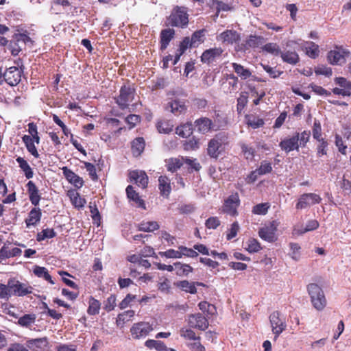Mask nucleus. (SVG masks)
Masks as SVG:
<instances>
[{"mask_svg":"<svg viewBox=\"0 0 351 351\" xmlns=\"http://www.w3.org/2000/svg\"><path fill=\"white\" fill-rule=\"evenodd\" d=\"M311 138V132L304 130L302 132H295L292 136L282 140L279 146L286 153L291 151H298L300 147H305Z\"/></svg>","mask_w":351,"mask_h":351,"instance_id":"obj_1","label":"nucleus"},{"mask_svg":"<svg viewBox=\"0 0 351 351\" xmlns=\"http://www.w3.org/2000/svg\"><path fill=\"white\" fill-rule=\"evenodd\" d=\"M189 17L188 8L176 5L173 8L170 15L167 17V21L171 27L184 29L189 25Z\"/></svg>","mask_w":351,"mask_h":351,"instance_id":"obj_2","label":"nucleus"},{"mask_svg":"<svg viewBox=\"0 0 351 351\" xmlns=\"http://www.w3.org/2000/svg\"><path fill=\"white\" fill-rule=\"evenodd\" d=\"M307 291L313 306L318 311H323L327 305V300L322 289L316 283H310Z\"/></svg>","mask_w":351,"mask_h":351,"instance_id":"obj_3","label":"nucleus"},{"mask_svg":"<svg viewBox=\"0 0 351 351\" xmlns=\"http://www.w3.org/2000/svg\"><path fill=\"white\" fill-rule=\"evenodd\" d=\"M228 143V134L225 132L217 134L208 143L207 154L213 158L217 159L224 150L223 145Z\"/></svg>","mask_w":351,"mask_h":351,"instance_id":"obj_4","label":"nucleus"},{"mask_svg":"<svg viewBox=\"0 0 351 351\" xmlns=\"http://www.w3.org/2000/svg\"><path fill=\"white\" fill-rule=\"evenodd\" d=\"M135 94V89L130 84L123 85L119 90V95L114 98L116 104L120 109L125 110L128 108L130 102L132 101Z\"/></svg>","mask_w":351,"mask_h":351,"instance_id":"obj_5","label":"nucleus"},{"mask_svg":"<svg viewBox=\"0 0 351 351\" xmlns=\"http://www.w3.org/2000/svg\"><path fill=\"white\" fill-rule=\"evenodd\" d=\"M241 204L239 195L237 192L232 193L223 202L221 206L222 213L231 217L239 215L238 208Z\"/></svg>","mask_w":351,"mask_h":351,"instance_id":"obj_6","label":"nucleus"},{"mask_svg":"<svg viewBox=\"0 0 351 351\" xmlns=\"http://www.w3.org/2000/svg\"><path fill=\"white\" fill-rule=\"evenodd\" d=\"M322 199L315 193H305L300 195L295 204L297 210L305 209L315 204L321 203Z\"/></svg>","mask_w":351,"mask_h":351,"instance_id":"obj_7","label":"nucleus"},{"mask_svg":"<svg viewBox=\"0 0 351 351\" xmlns=\"http://www.w3.org/2000/svg\"><path fill=\"white\" fill-rule=\"evenodd\" d=\"M335 49L330 50L327 53L328 61L333 65H341L346 62V58L350 55V51L342 46H335Z\"/></svg>","mask_w":351,"mask_h":351,"instance_id":"obj_8","label":"nucleus"},{"mask_svg":"<svg viewBox=\"0 0 351 351\" xmlns=\"http://www.w3.org/2000/svg\"><path fill=\"white\" fill-rule=\"evenodd\" d=\"M269 318L271 330L274 334V340L276 341L287 328L285 319L280 317V313L278 311H274Z\"/></svg>","mask_w":351,"mask_h":351,"instance_id":"obj_9","label":"nucleus"},{"mask_svg":"<svg viewBox=\"0 0 351 351\" xmlns=\"http://www.w3.org/2000/svg\"><path fill=\"white\" fill-rule=\"evenodd\" d=\"M23 71L21 68L13 66L7 68L3 72V82L14 86L18 85L21 81V77Z\"/></svg>","mask_w":351,"mask_h":351,"instance_id":"obj_10","label":"nucleus"},{"mask_svg":"<svg viewBox=\"0 0 351 351\" xmlns=\"http://www.w3.org/2000/svg\"><path fill=\"white\" fill-rule=\"evenodd\" d=\"M194 125L199 133L206 134L211 131H217L221 125H217L213 121L206 117H200L194 122Z\"/></svg>","mask_w":351,"mask_h":351,"instance_id":"obj_11","label":"nucleus"},{"mask_svg":"<svg viewBox=\"0 0 351 351\" xmlns=\"http://www.w3.org/2000/svg\"><path fill=\"white\" fill-rule=\"evenodd\" d=\"M187 321L190 328L200 330H205L209 326L208 319L199 313L189 315Z\"/></svg>","mask_w":351,"mask_h":351,"instance_id":"obj_12","label":"nucleus"},{"mask_svg":"<svg viewBox=\"0 0 351 351\" xmlns=\"http://www.w3.org/2000/svg\"><path fill=\"white\" fill-rule=\"evenodd\" d=\"M153 330L148 322H141L134 324L130 328V332L134 339L145 337Z\"/></svg>","mask_w":351,"mask_h":351,"instance_id":"obj_13","label":"nucleus"},{"mask_svg":"<svg viewBox=\"0 0 351 351\" xmlns=\"http://www.w3.org/2000/svg\"><path fill=\"white\" fill-rule=\"evenodd\" d=\"M223 53V49L220 47L206 49L202 53L200 57L201 62L210 65L220 58Z\"/></svg>","mask_w":351,"mask_h":351,"instance_id":"obj_14","label":"nucleus"},{"mask_svg":"<svg viewBox=\"0 0 351 351\" xmlns=\"http://www.w3.org/2000/svg\"><path fill=\"white\" fill-rule=\"evenodd\" d=\"M8 287H10V292L11 295L24 296L32 293V288L27 287L25 285L20 282L14 279L8 281Z\"/></svg>","mask_w":351,"mask_h":351,"instance_id":"obj_15","label":"nucleus"},{"mask_svg":"<svg viewBox=\"0 0 351 351\" xmlns=\"http://www.w3.org/2000/svg\"><path fill=\"white\" fill-rule=\"evenodd\" d=\"M264 38L261 36L250 35L245 43L239 45L236 49L237 51H245L250 48H257L264 43Z\"/></svg>","mask_w":351,"mask_h":351,"instance_id":"obj_16","label":"nucleus"},{"mask_svg":"<svg viewBox=\"0 0 351 351\" xmlns=\"http://www.w3.org/2000/svg\"><path fill=\"white\" fill-rule=\"evenodd\" d=\"M130 182H134L139 187L145 189L148 184V176L143 171L134 170L129 173Z\"/></svg>","mask_w":351,"mask_h":351,"instance_id":"obj_17","label":"nucleus"},{"mask_svg":"<svg viewBox=\"0 0 351 351\" xmlns=\"http://www.w3.org/2000/svg\"><path fill=\"white\" fill-rule=\"evenodd\" d=\"M277 224L276 221H271L269 226L263 227L258 230V236L263 240L268 242H274L276 239V232Z\"/></svg>","mask_w":351,"mask_h":351,"instance_id":"obj_18","label":"nucleus"},{"mask_svg":"<svg viewBox=\"0 0 351 351\" xmlns=\"http://www.w3.org/2000/svg\"><path fill=\"white\" fill-rule=\"evenodd\" d=\"M217 38L223 43L233 45L240 40L241 36L236 30L226 29L221 32Z\"/></svg>","mask_w":351,"mask_h":351,"instance_id":"obj_19","label":"nucleus"},{"mask_svg":"<svg viewBox=\"0 0 351 351\" xmlns=\"http://www.w3.org/2000/svg\"><path fill=\"white\" fill-rule=\"evenodd\" d=\"M166 109L169 110L175 116H180L186 113L187 107L184 101L180 99H174L167 104Z\"/></svg>","mask_w":351,"mask_h":351,"instance_id":"obj_20","label":"nucleus"},{"mask_svg":"<svg viewBox=\"0 0 351 351\" xmlns=\"http://www.w3.org/2000/svg\"><path fill=\"white\" fill-rule=\"evenodd\" d=\"M26 187L30 202L34 206H38L41 196L38 187L32 181H29L26 184Z\"/></svg>","mask_w":351,"mask_h":351,"instance_id":"obj_21","label":"nucleus"},{"mask_svg":"<svg viewBox=\"0 0 351 351\" xmlns=\"http://www.w3.org/2000/svg\"><path fill=\"white\" fill-rule=\"evenodd\" d=\"M65 178L72 184L77 188H81L84 184L83 179L69 169L67 167L62 168Z\"/></svg>","mask_w":351,"mask_h":351,"instance_id":"obj_22","label":"nucleus"},{"mask_svg":"<svg viewBox=\"0 0 351 351\" xmlns=\"http://www.w3.org/2000/svg\"><path fill=\"white\" fill-rule=\"evenodd\" d=\"M42 217L41 209L37 206L33 208L28 213L27 217L25 219L26 226H36L40 221Z\"/></svg>","mask_w":351,"mask_h":351,"instance_id":"obj_23","label":"nucleus"},{"mask_svg":"<svg viewBox=\"0 0 351 351\" xmlns=\"http://www.w3.org/2000/svg\"><path fill=\"white\" fill-rule=\"evenodd\" d=\"M175 36V30L173 29L167 28L162 29L160 34V49L161 51L165 50L171 40Z\"/></svg>","mask_w":351,"mask_h":351,"instance_id":"obj_24","label":"nucleus"},{"mask_svg":"<svg viewBox=\"0 0 351 351\" xmlns=\"http://www.w3.org/2000/svg\"><path fill=\"white\" fill-rule=\"evenodd\" d=\"M10 243L7 242L4 243L0 250V259H7L11 257H16L21 256L22 251L19 247L10 248Z\"/></svg>","mask_w":351,"mask_h":351,"instance_id":"obj_25","label":"nucleus"},{"mask_svg":"<svg viewBox=\"0 0 351 351\" xmlns=\"http://www.w3.org/2000/svg\"><path fill=\"white\" fill-rule=\"evenodd\" d=\"M158 189L162 196L169 197L171 191L170 179L166 176H160L158 178Z\"/></svg>","mask_w":351,"mask_h":351,"instance_id":"obj_26","label":"nucleus"},{"mask_svg":"<svg viewBox=\"0 0 351 351\" xmlns=\"http://www.w3.org/2000/svg\"><path fill=\"white\" fill-rule=\"evenodd\" d=\"M125 191L128 199L134 202L137 204L138 207L145 208V204L144 200L141 198L138 193L136 192L132 185H128Z\"/></svg>","mask_w":351,"mask_h":351,"instance_id":"obj_27","label":"nucleus"},{"mask_svg":"<svg viewBox=\"0 0 351 351\" xmlns=\"http://www.w3.org/2000/svg\"><path fill=\"white\" fill-rule=\"evenodd\" d=\"M280 57L284 62L291 65L297 64L300 61L299 55L295 51H281Z\"/></svg>","mask_w":351,"mask_h":351,"instance_id":"obj_28","label":"nucleus"},{"mask_svg":"<svg viewBox=\"0 0 351 351\" xmlns=\"http://www.w3.org/2000/svg\"><path fill=\"white\" fill-rule=\"evenodd\" d=\"M145 142L143 137H137L132 142L131 149L134 156H139L144 151Z\"/></svg>","mask_w":351,"mask_h":351,"instance_id":"obj_29","label":"nucleus"},{"mask_svg":"<svg viewBox=\"0 0 351 351\" xmlns=\"http://www.w3.org/2000/svg\"><path fill=\"white\" fill-rule=\"evenodd\" d=\"M319 223L316 219L309 220L304 228H299L295 226L293 230V234L295 235H301L307 232L313 231L319 228Z\"/></svg>","mask_w":351,"mask_h":351,"instance_id":"obj_30","label":"nucleus"},{"mask_svg":"<svg viewBox=\"0 0 351 351\" xmlns=\"http://www.w3.org/2000/svg\"><path fill=\"white\" fill-rule=\"evenodd\" d=\"M206 30L205 29L195 31L191 36L189 37V41L193 47H197L200 44L203 43L205 40V34Z\"/></svg>","mask_w":351,"mask_h":351,"instance_id":"obj_31","label":"nucleus"},{"mask_svg":"<svg viewBox=\"0 0 351 351\" xmlns=\"http://www.w3.org/2000/svg\"><path fill=\"white\" fill-rule=\"evenodd\" d=\"M193 128L191 122H186L185 123L178 125L176 128V133L180 137L187 138L193 134Z\"/></svg>","mask_w":351,"mask_h":351,"instance_id":"obj_32","label":"nucleus"},{"mask_svg":"<svg viewBox=\"0 0 351 351\" xmlns=\"http://www.w3.org/2000/svg\"><path fill=\"white\" fill-rule=\"evenodd\" d=\"M26 343L28 349H43L47 347L49 343L47 337H45L42 338L28 339Z\"/></svg>","mask_w":351,"mask_h":351,"instance_id":"obj_33","label":"nucleus"},{"mask_svg":"<svg viewBox=\"0 0 351 351\" xmlns=\"http://www.w3.org/2000/svg\"><path fill=\"white\" fill-rule=\"evenodd\" d=\"M245 118L247 125L253 129L260 128L265 125L264 119L255 114H247Z\"/></svg>","mask_w":351,"mask_h":351,"instance_id":"obj_34","label":"nucleus"},{"mask_svg":"<svg viewBox=\"0 0 351 351\" xmlns=\"http://www.w3.org/2000/svg\"><path fill=\"white\" fill-rule=\"evenodd\" d=\"M175 285L186 293L191 294H195L197 293L195 282H189L186 280H184L177 282L175 283Z\"/></svg>","mask_w":351,"mask_h":351,"instance_id":"obj_35","label":"nucleus"},{"mask_svg":"<svg viewBox=\"0 0 351 351\" xmlns=\"http://www.w3.org/2000/svg\"><path fill=\"white\" fill-rule=\"evenodd\" d=\"M174 270H176V274L178 276H187L193 271V268L189 264L176 262L174 263Z\"/></svg>","mask_w":351,"mask_h":351,"instance_id":"obj_36","label":"nucleus"},{"mask_svg":"<svg viewBox=\"0 0 351 351\" xmlns=\"http://www.w3.org/2000/svg\"><path fill=\"white\" fill-rule=\"evenodd\" d=\"M33 272L35 276H36L38 278H44L45 280L49 282L51 285L55 284L51 276L49 275L47 268H45L44 267L36 265L33 268Z\"/></svg>","mask_w":351,"mask_h":351,"instance_id":"obj_37","label":"nucleus"},{"mask_svg":"<svg viewBox=\"0 0 351 351\" xmlns=\"http://www.w3.org/2000/svg\"><path fill=\"white\" fill-rule=\"evenodd\" d=\"M17 163L19 164V167L23 171L25 176L27 179H30L34 176V172L28 162L21 156H19L16 158Z\"/></svg>","mask_w":351,"mask_h":351,"instance_id":"obj_38","label":"nucleus"},{"mask_svg":"<svg viewBox=\"0 0 351 351\" xmlns=\"http://www.w3.org/2000/svg\"><path fill=\"white\" fill-rule=\"evenodd\" d=\"M304 49L306 55L311 58L315 59L319 56V45L312 41L305 43Z\"/></svg>","mask_w":351,"mask_h":351,"instance_id":"obj_39","label":"nucleus"},{"mask_svg":"<svg viewBox=\"0 0 351 351\" xmlns=\"http://www.w3.org/2000/svg\"><path fill=\"white\" fill-rule=\"evenodd\" d=\"M22 141L24 143L27 150L36 158H38L40 157V154L37 151V149L34 145V141L30 138V136L24 135L22 137Z\"/></svg>","mask_w":351,"mask_h":351,"instance_id":"obj_40","label":"nucleus"},{"mask_svg":"<svg viewBox=\"0 0 351 351\" xmlns=\"http://www.w3.org/2000/svg\"><path fill=\"white\" fill-rule=\"evenodd\" d=\"M184 158H171L167 160V169L169 171L174 173L183 165Z\"/></svg>","mask_w":351,"mask_h":351,"instance_id":"obj_41","label":"nucleus"},{"mask_svg":"<svg viewBox=\"0 0 351 351\" xmlns=\"http://www.w3.org/2000/svg\"><path fill=\"white\" fill-rule=\"evenodd\" d=\"M101 308L100 302L90 296L88 300V307L87 308V313L89 315H95L99 314Z\"/></svg>","mask_w":351,"mask_h":351,"instance_id":"obj_42","label":"nucleus"},{"mask_svg":"<svg viewBox=\"0 0 351 351\" xmlns=\"http://www.w3.org/2000/svg\"><path fill=\"white\" fill-rule=\"evenodd\" d=\"M232 66L234 71V72L242 79V80H247L249 78L252 73L248 69L244 68L243 66H242L240 64L233 62L232 63Z\"/></svg>","mask_w":351,"mask_h":351,"instance_id":"obj_43","label":"nucleus"},{"mask_svg":"<svg viewBox=\"0 0 351 351\" xmlns=\"http://www.w3.org/2000/svg\"><path fill=\"white\" fill-rule=\"evenodd\" d=\"M156 128L160 133L169 134L173 131V125L169 120H160L156 123Z\"/></svg>","mask_w":351,"mask_h":351,"instance_id":"obj_44","label":"nucleus"},{"mask_svg":"<svg viewBox=\"0 0 351 351\" xmlns=\"http://www.w3.org/2000/svg\"><path fill=\"white\" fill-rule=\"evenodd\" d=\"M262 50L274 56H278L281 53L279 45L275 43H268L262 47Z\"/></svg>","mask_w":351,"mask_h":351,"instance_id":"obj_45","label":"nucleus"},{"mask_svg":"<svg viewBox=\"0 0 351 351\" xmlns=\"http://www.w3.org/2000/svg\"><path fill=\"white\" fill-rule=\"evenodd\" d=\"M159 224L156 221H142L138 224V229L143 232H153L159 229Z\"/></svg>","mask_w":351,"mask_h":351,"instance_id":"obj_46","label":"nucleus"},{"mask_svg":"<svg viewBox=\"0 0 351 351\" xmlns=\"http://www.w3.org/2000/svg\"><path fill=\"white\" fill-rule=\"evenodd\" d=\"M245 249L250 253H256L259 252L262 247L261 243L258 241L257 239L250 238L246 242V247Z\"/></svg>","mask_w":351,"mask_h":351,"instance_id":"obj_47","label":"nucleus"},{"mask_svg":"<svg viewBox=\"0 0 351 351\" xmlns=\"http://www.w3.org/2000/svg\"><path fill=\"white\" fill-rule=\"evenodd\" d=\"M145 346L149 349L154 348L157 351H164L166 350L165 344L161 341L148 339L145 342Z\"/></svg>","mask_w":351,"mask_h":351,"instance_id":"obj_48","label":"nucleus"},{"mask_svg":"<svg viewBox=\"0 0 351 351\" xmlns=\"http://www.w3.org/2000/svg\"><path fill=\"white\" fill-rule=\"evenodd\" d=\"M247 98V93L246 92H241L237 98V111L238 114H241L246 106L248 101Z\"/></svg>","mask_w":351,"mask_h":351,"instance_id":"obj_49","label":"nucleus"},{"mask_svg":"<svg viewBox=\"0 0 351 351\" xmlns=\"http://www.w3.org/2000/svg\"><path fill=\"white\" fill-rule=\"evenodd\" d=\"M36 318L34 314H25L19 319L18 324L21 326L28 327L35 322Z\"/></svg>","mask_w":351,"mask_h":351,"instance_id":"obj_50","label":"nucleus"},{"mask_svg":"<svg viewBox=\"0 0 351 351\" xmlns=\"http://www.w3.org/2000/svg\"><path fill=\"white\" fill-rule=\"evenodd\" d=\"M180 334L186 339L200 341V337L196 336L195 332L191 328H182Z\"/></svg>","mask_w":351,"mask_h":351,"instance_id":"obj_51","label":"nucleus"},{"mask_svg":"<svg viewBox=\"0 0 351 351\" xmlns=\"http://www.w3.org/2000/svg\"><path fill=\"white\" fill-rule=\"evenodd\" d=\"M270 205L269 203H261L255 205L252 208V213L258 215H264L267 214Z\"/></svg>","mask_w":351,"mask_h":351,"instance_id":"obj_52","label":"nucleus"},{"mask_svg":"<svg viewBox=\"0 0 351 351\" xmlns=\"http://www.w3.org/2000/svg\"><path fill=\"white\" fill-rule=\"evenodd\" d=\"M199 140L195 137L193 136L188 141H186L183 144L184 149L186 151L195 150L199 148Z\"/></svg>","mask_w":351,"mask_h":351,"instance_id":"obj_53","label":"nucleus"},{"mask_svg":"<svg viewBox=\"0 0 351 351\" xmlns=\"http://www.w3.org/2000/svg\"><path fill=\"white\" fill-rule=\"evenodd\" d=\"M199 308L204 313H207L208 315H213L216 311L215 305L208 303L206 301H202L198 304Z\"/></svg>","mask_w":351,"mask_h":351,"instance_id":"obj_54","label":"nucleus"},{"mask_svg":"<svg viewBox=\"0 0 351 351\" xmlns=\"http://www.w3.org/2000/svg\"><path fill=\"white\" fill-rule=\"evenodd\" d=\"M71 201L72 204L77 208H82L86 204V199L82 197L78 193H73L71 196Z\"/></svg>","mask_w":351,"mask_h":351,"instance_id":"obj_55","label":"nucleus"},{"mask_svg":"<svg viewBox=\"0 0 351 351\" xmlns=\"http://www.w3.org/2000/svg\"><path fill=\"white\" fill-rule=\"evenodd\" d=\"M313 137L315 140L319 141L322 139V132L321 123L318 120H315L312 128Z\"/></svg>","mask_w":351,"mask_h":351,"instance_id":"obj_56","label":"nucleus"},{"mask_svg":"<svg viewBox=\"0 0 351 351\" xmlns=\"http://www.w3.org/2000/svg\"><path fill=\"white\" fill-rule=\"evenodd\" d=\"M116 295L111 294L104 302V308L107 312L112 311L116 306Z\"/></svg>","mask_w":351,"mask_h":351,"instance_id":"obj_57","label":"nucleus"},{"mask_svg":"<svg viewBox=\"0 0 351 351\" xmlns=\"http://www.w3.org/2000/svg\"><path fill=\"white\" fill-rule=\"evenodd\" d=\"M314 71L316 75H322L326 77H330L332 74V69L323 64H319L315 67Z\"/></svg>","mask_w":351,"mask_h":351,"instance_id":"obj_58","label":"nucleus"},{"mask_svg":"<svg viewBox=\"0 0 351 351\" xmlns=\"http://www.w3.org/2000/svg\"><path fill=\"white\" fill-rule=\"evenodd\" d=\"M319 143L317 147V155L320 157L324 155L327 154V147L328 146V143L325 138L320 139L317 141Z\"/></svg>","mask_w":351,"mask_h":351,"instance_id":"obj_59","label":"nucleus"},{"mask_svg":"<svg viewBox=\"0 0 351 351\" xmlns=\"http://www.w3.org/2000/svg\"><path fill=\"white\" fill-rule=\"evenodd\" d=\"M335 82L343 90H348V93H351V82L347 80L345 77H339L335 79Z\"/></svg>","mask_w":351,"mask_h":351,"instance_id":"obj_60","label":"nucleus"},{"mask_svg":"<svg viewBox=\"0 0 351 351\" xmlns=\"http://www.w3.org/2000/svg\"><path fill=\"white\" fill-rule=\"evenodd\" d=\"M141 117L134 114L128 115L125 119L126 123L129 125V129L134 128L137 123L141 122Z\"/></svg>","mask_w":351,"mask_h":351,"instance_id":"obj_61","label":"nucleus"},{"mask_svg":"<svg viewBox=\"0 0 351 351\" xmlns=\"http://www.w3.org/2000/svg\"><path fill=\"white\" fill-rule=\"evenodd\" d=\"M272 171L271 164L269 162L263 160L261 162L260 167L256 169L258 175L269 173Z\"/></svg>","mask_w":351,"mask_h":351,"instance_id":"obj_62","label":"nucleus"},{"mask_svg":"<svg viewBox=\"0 0 351 351\" xmlns=\"http://www.w3.org/2000/svg\"><path fill=\"white\" fill-rule=\"evenodd\" d=\"M160 255L161 256H164L167 258H182L180 250H175L173 249H169L165 252H160Z\"/></svg>","mask_w":351,"mask_h":351,"instance_id":"obj_63","label":"nucleus"},{"mask_svg":"<svg viewBox=\"0 0 351 351\" xmlns=\"http://www.w3.org/2000/svg\"><path fill=\"white\" fill-rule=\"evenodd\" d=\"M178 250H180L182 257L183 256L189 258H195L198 256V253L194 249L188 248L187 247L183 245H180L178 247Z\"/></svg>","mask_w":351,"mask_h":351,"instance_id":"obj_64","label":"nucleus"}]
</instances>
